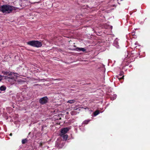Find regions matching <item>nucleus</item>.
Wrapping results in <instances>:
<instances>
[{
  "label": "nucleus",
  "mask_w": 150,
  "mask_h": 150,
  "mask_svg": "<svg viewBox=\"0 0 150 150\" xmlns=\"http://www.w3.org/2000/svg\"><path fill=\"white\" fill-rule=\"evenodd\" d=\"M14 7L9 5H4L0 6V11L3 13H9L14 9Z\"/></svg>",
  "instance_id": "f257e3e1"
},
{
  "label": "nucleus",
  "mask_w": 150,
  "mask_h": 150,
  "mask_svg": "<svg viewBox=\"0 0 150 150\" xmlns=\"http://www.w3.org/2000/svg\"><path fill=\"white\" fill-rule=\"evenodd\" d=\"M27 44L32 46L40 47L42 46V44L38 40H32L27 42Z\"/></svg>",
  "instance_id": "f03ea898"
},
{
  "label": "nucleus",
  "mask_w": 150,
  "mask_h": 150,
  "mask_svg": "<svg viewBox=\"0 0 150 150\" xmlns=\"http://www.w3.org/2000/svg\"><path fill=\"white\" fill-rule=\"evenodd\" d=\"M2 73L4 75H6L8 76V77L3 76V77H4L5 79H6V78H8L11 79H13L15 78V74L13 73L10 71H2Z\"/></svg>",
  "instance_id": "7ed1b4c3"
},
{
  "label": "nucleus",
  "mask_w": 150,
  "mask_h": 150,
  "mask_svg": "<svg viewBox=\"0 0 150 150\" xmlns=\"http://www.w3.org/2000/svg\"><path fill=\"white\" fill-rule=\"evenodd\" d=\"M49 100V98L47 96H45L40 98L39 102L41 105H43L47 103Z\"/></svg>",
  "instance_id": "20e7f679"
},
{
  "label": "nucleus",
  "mask_w": 150,
  "mask_h": 150,
  "mask_svg": "<svg viewBox=\"0 0 150 150\" xmlns=\"http://www.w3.org/2000/svg\"><path fill=\"white\" fill-rule=\"evenodd\" d=\"M70 129V128L69 127L62 128L61 130L60 134H65L68 132Z\"/></svg>",
  "instance_id": "39448f33"
},
{
  "label": "nucleus",
  "mask_w": 150,
  "mask_h": 150,
  "mask_svg": "<svg viewBox=\"0 0 150 150\" xmlns=\"http://www.w3.org/2000/svg\"><path fill=\"white\" fill-rule=\"evenodd\" d=\"M74 50L77 51H82L83 52L86 51V50L84 48L79 47H77Z\"/></svg>",
  "instance_id": "423d86ee"
},
{
  "label": "nucleus",
  "mask_w": 150,
  "mask_h": 150,
  "mask_svg": "<svg viewBox=\"0 0 150 150\" xmlns=\"http://www.w3.org/2000/svg\"><path fill=\"white\" fill-rule=\"evenodd\" d=\"M60 136L61 137H62L63 140H66L68 138V136L67 134H60Z\"/></svg>",
  "instance_id": "0eeeda50"
},
{
  "label": "nucleus",
  "mask_w": 150,
  "mask_h": 150,
  "mask_svg": "<svg viewBox=\"0 0 150 150\" xmlns=\"http://www.w3.org/2000/svg\"><path fill=\"white\" fill-rule=\"evenodd\" d=\"M6 89V87L4 86H2L0 87V90L1 91H4Z\"/></svg>",
  "instance_id": "6e6552de"
},
{
  "label": "nucleus",
  "mask_w": 150,
  "mask_h": 150,
  "mask_svg": "<svg viewBox=\"0 0 150 150\" xmlns=\"http://www.w3.org/2000/svg\"><path fill=\"white\" fill-rule=\"evenodd\" d=\"M90 120H84L83 122V124H88L90 121Z\"/></svg>",
  "instance_id": "1a4fd4ad"
},
{
  "label": "nucleus",
  "mask_w": 150,
  "mask_h": 150,
  "mask_svg": "<svg viewBox=\"0 0 150 150\" xmlns=\"http://www.w3.org/2000/svg\"><path fill=\"white\" fill-rule=\"evenodd\" d=\"M99 111L98 110H96L94 112L93 114L94 116H96L99 113Z\"/></svg>",
  "instance_id": "9d476101"
},
{
  "label": "nucleus",
  "mask_w": 150,
  "mask_h": 150,
  "mask_svg": "<svg viewBox=\"0 0 150 150\" xmlns=\"http://www.w3.org/2000/svg\"><path fill=\"white\" fill-rule=\"evenodd\" d=\"M75 102V100H68L67 102L70 103H74Z\"/></svg>",
  "instance_id": "9b49d317"
},
{
  "label": "nucleus",
  "mask_w": 150,
  "mask_h": 150,
  "mask_svg": "<svg viewBox=\"0 0 150 150\" xmlns=\"http://www.w3.org/2000/svg\"><path fill=\"white\" fill-rule=\"evenodd\" d=\"M27 142V139H23L22 141V144H25Z\"/></svg>",
  "instance_id": "f8f14e48"
},
{
  "label": "nucleus",
  "mask_w": 150,
  "mask_h": 150,
  "mask_svg": "<svg viewBox=\"0 0 150 150\" xmlns=\"http://www.w3.org/2000/svg\"><path fill=\"white\" fill-rule=\"evenodd\" d=\"M124 72L123 71H121L120 72L119 75L120 76H122L124 74Z\"/></svg>",
  "instance_id": "ddd939ff"
},
{
  "label": "nucleus",
  "mask_w": 150,
  "mask_h": 150,
  "mask_svg": "<svg viewBox=\"0 0 150 150\" xmlns=\"http://www.w3.org/2000/svg\"><path fill=\"white\" fill-rule=\"evenodd\" d=\"M124 76H122V77H121V78H119L118 79H119L120 80H121L122 79H124Z\"/></svg>",
  "instance_id": "4468645a"
},
{
  "label": "nucleus",
  "mask_w": 150,
  "mask_h": 150,
  "mask_svg": "<svg viewBox=\"0 0 150 150\" xmlns=\"http://www.w3.org/2000/svg\"><path fill=\"white\" fill-rule=\"evenodd\" d=\"M2 76L0 75V81L2 80Z\"/></svg>",
  "instance_id": "2eb2a0df"
},
{
  "label": "nucleus",
  "mask_w": 150,
  "mask_h": 150,
  "mask_svg": "<svg viewBox=\"0 0 150 150\" xmlns=\"http://www.w3.org/2000/svg\"><path fill=\"white\" fill-rule=\"evenodd\" d=\"M10 136H12V133H11L10 134Z\"/></svg>",
  "instance_id": "dca6fc26"
},
{
  "label": "nucleus",
  "mask_w": 150,
  "mask_h": 150,
  "mask_svg": "<svg viewBox=\"0 0 150 150\" xmlns=\"http://www.w3.org/2000/svg\"><path fill=\"white\" fill-rule=\"evenodd\" d=\"M39 3V2H34V3Z\"/></svg>",
  "instance_id": "f3484780"
},
{
  "label": "nucleus",
  "mask_w": 150,
  "mask_h": 150,
  "mask_svg": "<svg viewBox=\"0 0 150 150\" xmlns=\"http://www.w3.org/2000/svg\"><path fill=\"white\" fill-rule=\"evenodd\" d=\"M86 108H88L87 107H86V108H85V109H86Z\"/></svg>",
  "instance_id": "a211bd4d"
}]
</instances>
